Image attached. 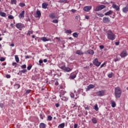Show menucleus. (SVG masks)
I'll list each match as a JSON object with an SVG mask.
<instances>
[{
    "label": "nucleus",
    "mask_w": 128,
    "mask_h": 128,
    "mask_svg": "<svg viewBox=\"0 0 128 128\" xmlns=\"http://www.w3.org/2000/svg\"><path fill=\"white\" fill-rule=\"evenodd\" d=\"M100 50H104V45L100 46Z\"/></svg>",
    "instance_id": "nucleus-46"
},
{
    "label": "nucleus",
    "mask_w": 128,
    "mask_h": 128,
    "mask_svg": "<svg viewBox=\"0 0 128 128\" xmlns=\"http://www.w3.org/2000/svg\"><path fill=\"white\" fill-rule=\"evenodd\" d=\"M92 120L93 124H96L98 122V120H96V118H93L92 119Z\"/></svg>",
    "instance_id": "nucleus-27"
},
{
    "label": "nucleus",
    "mask_w": 128,
    "mask_h": 128,
    "mask_svg": "<svg viewBox=\"0 0 128 128\" xmlns=\"http://www.w3.org/2000/svg\"><path fill=\"white\" fill-rule=\"evenodd\" d=\"M111 106L112 108H116V102L114 101H111Z\"/></svg>",
    "instance_id": "nucleus-20"
},
{
    "label": "nucleus",
    "mask_w": 128,
    "mask_h": 128,
    "mask_svg": "<svg viewBox=\"0 0 128 128\" xmlns=\"http://www.w3.org/2000/svg\"><path fill=\"white\" fill-rule=\"evenodd\" d=\"M46 125L44 123H40V128H46Z\"/></svg>",
    "instance_id": "nucleus-23"
},
{
    "label": "nucleus",
    "mask_w": 128,
    "mask_h": 128,
    "mask_svg": "<svg viewBox=\"0 0 128 128\" xmlns=\"http://www.w3.org/2000/svg\"><path fill=\"white\" fill-rule=\"evenodd\" d=\"M94 88V86L92 85V84H90L88 86V90H90V88Z\"/></svg>",
    "instance_id": "nucleus-33"
},
{
    "label": "nucleus",
    "mask_w": 128,
    "mask_h": 128,
    "mask_svg": "<svg viewBox=\"0 0 128 128\" xmlns=\"http://www.w3.org/2000/svg\"><path fill=\"white\" fill-rule=\"evenodd\" d=\"M61 70H64V72H72V69L68 67H66L65 66H62L60 68Z\"/></svg>",
    "instance_id": "nucleus-7"
},
{
    "label": "nucleus",
    "mask_w": 128,
    "mask_h": 128,
    "mask_svg": "<svg viewBox=\"0 0 128 128\" xmlns=\"http://www.w3.org/2000/svg\"><path fill=\"white\" fill-rule=\"evenodd\" d=\"M6 78H10V74H6Z\"/></svg>",
    "instance_id": "nucleus-54"
},
{
    "label": "nucleus",
    "mask_w": 128,
    "mask_h": 128,
    "mask_svg": "<svg viewBox=\"0 0 128 128\" xmlns=\"http://www.w3.org/2000/svg\"><path fill=\"white\" fill-rule=\"evenodd\" d=\"M93 64L96 66H100V62H99L96 58L93 60Z\"/></svg>",
    "instance_id": "nucleus-9"
},
{
    "label": "nucleus",
    "mask_w": 128,
    "mask_h": 128,
    "mask_svg": "<svg viewBox=\"0 0 128 128\" xmlns=\"http://www.w3.org/2000/svg\"><path fill=\"white\" fill-rule=\"evenodd\" d=\"M12 66H15V68H16V66H18V64H16V62H13L12 64Z\"/></svg>",
    "instance_id": "nucleus-47"
},
{
    "label": "nucleus",
    "mask_w": 128,
    "mask_h": 128,
    "mask_svg": "<svg viewBox=\"0 0 128 128\" xmlns=\"http://www.w3.org/2000/svg\"><path fill=\"white\" fill-rule=\"evenodd\" d=\"M108 78H112V74H110L108 75Z\"/></svg>",
    "instance_id": "nucleus-56"
},
{
    "label": "nucleus",
    "mask_w": 128,
    "mask_h": 128,
    "mask_svg": "<svg viewBox=\"0 0 128 128\" xmlns=\"http://www.w3.org/2000/svg\"><path fill=\"white\" fill-rule=\"evenodd\" d=\"M22 68H26V65L24 64L21 66Z\"/></svg>",
    "instance_id": "nucleus-48"
},
{
    "label": "nucleus",
    "mask_w": 128,
    "mask_h": 128,
    "mask_svg": "<svg viewBox=\"0 0 128 128\" xmlns=\"http://www.w3.org/2000/svg\"><path fill=\"white\" fill-rule=\"evenodd\" d=\"M48 4L46 2H44L42 4V8H48Z\"/></svg>",
    "instance_id": "nucleus-22"
},
{
    "label": "nucleus",
    "mask_w": 128,
    "mask_h": 128,
    "mask_svg": "<svg viewBox=\"0 0 128 128\" xmlns=\"http://www.w3.org/2000/svg\"><path fill=\"white\" fill-rule=\"evenodd\" d=\"M112 8H114L116 10H120V7L119 6H118L116 4H113L112 5Z\"/></svg>",
    "instance_id": "nucleus-16"
},
{
    "label": "nucleus",
    "mask_w": 128,
    "mask_h": 128,
    "mask_svg": "<svg viewBox=\"0 0 128 128\" xmlns=\"http://www.w3.org/2000/svg\"><path fill=\"white\" fill-rule=\"evenodd\" d=\"M15 86L16 88H20V84H16Z\"/></svg>",
    "instance_id": "nucleus-43"
},
{
    "label": "nucleus",
    "mask_w": 128,
    "mask_h": 128,
    "mask_svg": "<svg viewBox=\"0 0 128 128\" xmlns=\"http://www.w3.org/2000/svg\"><path fill=\"white\" fill-rule=\"evenodd\" d=\"M24 10L22 12L19 14L18 18H24Z\"/></svg>",
    "instance_id": "nucleus-13"
},
{
    "label": "nucleus",
    "mask_w": 128,
    "mask_h": 128,
    "mask_svg": "<svg viewBox=\"0 0 128 128\" xmlns=\"http://www.w3.org/2000/svg\"><path fill=\"white\" fill-rule=\"evenodd\" d=\"M43 42H48V40H50L46 38V37H42L41 38Z\"/></svg>",
    "instance_id": "nucleus-28"
},
{
    "label": "nucleus",
    "mask_w": 128,
    "mask_h": 128,
    "mask_svg": "<svg viewBox=\"0 0 128 128\" xmlns=\"http://www.w3.org/2000/svg\"><path fill=\"white\" fill-rule=\"evenodd\" d=\"M107 34V38L110 40H116V34L112 32V30H108L106 32Z\"/></svg>",
    "instance_id": "nucleus-2"
},
{
    "label": "nucleus",
    "mask_w": 128,
    "mask_h": 128,
    "mask_svg": "<svg viewBox=\"0 0 128 128\" xmlns=\"http://www.w3.org/2000/svg\"><path fill=\"white\" fill-rule=\"evenodd\" d=\"M124 14H126L128 12V5L126 6L122 10Z\"/></svg>",
    "instance_id": "nucleus-17"
},
{
    "label": "nucleus",
    "mask_w": 128,
    "mask_h": 128,
    "mask_svg": "<svg viewBox=\"0 0 128 128\" xmlns=\"http://www.w3.org/2000/svg\"><path fill=\"white\" fill-rule=\"evenodd\" d=\"M0 108H4V104H0Z\"/></svg>",
    "instance_id": "nucleus-53"
},
{
    "label": "nucleus",
    "mask_w": 128,
    "mask_h": 128,
    "mask_svg": "<svg viewBox=\"0 0 128 128\" xmlns=\"http://www.w3.org/2000/svg\"><path fill=\"white\" fill-rule=\"evenodd\" d=\"M12 4H16V0H12Z\"/></svg>",
    "instance_id": "nucleus-41"
},
{
    "label": "nucleus",
    "mask_w": 128,
    "mask_h": 128,
    "mask_svg": "<svg viewBox=\"0 0 128 128\" xmlns=\"http://www.w3.org/2000/svg\"><path fill=\"white\" fill-rule=\"evenodd\" d=\"M122 89L120 87L115 88L114 94L116 98H120L122 96Z\"/></svg>",
    "instance_id": "nucleus-1"
},
{
    "label": "nucleus",
    "mask_w": 128,
    "mask_h": 128,
    "mask_svg": "<svg viewBox=\"0 0 128 128\" xmlns=\"http://www.w3.org/2000/svg\"><path fill=\"white\" fill-rule=\"evenodd\" d=\"M94 109L95 110H96V112H98V104H96L94 106Z\"/></svg>",
    "instance_id": "nucleus-34"
},
{
    "label": "nucleus",
    "mask_w": 128,
    "mask_h": 128,
    "mask_svg": "<svg viewBox=\"0 0 128 128\" xmlns=\"http://www.w3.org/2000/svg\"><path fill=\"white\" fill-rule=\"evenodd\" d=\"M52 120V116H48L47 118V120H48L49 122H50V120Z\"/></svg>",
    "instance_id": "nucleus-30"
},
{
    "label": "nucleus",
    "mask_w": 128,
    "mask_h": 128,
    "mask_svg": "<svg viewBox=\"0 0 128 128\" xmlns=\"http://www.w3.org/2000/svg\"><path fill=\"white\" fill-rule=\"evenodd\" d=\"M112 12H114V11L110 10L108 12H107L104 14V16H110V14H112Z\"/></svg>",
    "instance_id": "nucleus-21"
},
{
    "label": "nucleus",
    "mask_w": 128,
    "mask_h": 128,
    "mask_svg": "<svg viewBox=\"0 0 128 128\" xmlns=\"http://www.w3.org/2000/svg\"><path fill=\"white\" fill-rule=\"evenodd\" d=\"M66 34H72V30H66Z\"/></svg>",
    "instance_id": "nucleus-49"
},
{
    "label": "nucleus",
    "mask_w": 128,
    "mask_h": 128,
    "mask_svg": "<svg viewBox=\"0 0 128 128\" xmlns=\"http://www.w3.org/2000/svg\"><path fill=\"white\" fill-rule=\"evenodd\" d=\"M110 22V18H108L104 17L103 18V22H104V24H108V22Z\"/></svg>",
    "instance_id": "nucleus-12"
},
{
    "label": "nucleus",
    "mask_w": 128,
    "mask_h": 128,
    "mask_svg": "<svg viewBox=\"0 0 128 128\" xmlns=\"http://www.w3.org/2000/svg\"><path fill=\"white\" fill-rule=\"evenodd\" d=\"M16 28L18 30H22V28H24V24L22 23H18L16 24Z\"/></svg>",
    "instance_id": "nucleus-10"
},
{
    "label": "nucleus",
    "mask_w": 128,
    "mask_h": 128,
    "mask_svg": "<svg viewBox=\"0 0 128 128\" xmlns=\"http://www.w3.org/2000/svg\"><path fill=\"white\" fill-rule=\"evenodd\" d=\"M98 16H100V18H102V16H104V14H98Z\"/></svg>",
    "instance_id": "nucleus-51"
},
{
    "label": "nucleus",
    "mask_w": 128,
    "mask_h": 128,
    "mask_svg": "<svg viewBox=\"0 0 128 128\" xmlns=\"http://www.w3.org/2000/svg\"><path fill=\"white\" fill-rule=\"evenodd\" d=\"M60 2H61L62 4H66L68 3V0H60Z\"/></svg>",
    "instance_id": "nucleus-29"
},
{
    "label": "nucleus",
    "mask_w": 128,
    "mask_h": 128,
    "mask_svg": "<svg viewBox=\"0 0 128 128\" xmlns=\"http://www.w3.org/2000/svg\"><path fill=\"white\" fill-rule=\"evenodd\" d=\"M87 52L90 54H92V56L94 54V52L93 50H88Z\"/></svg>",
    "instance_id": "nucleus-25"
},
{
    "label": "nucleus",
    "mask_w": 128,
    "mask_h": 128,
    "mask_svg": "<svg viewBox=\"0 0 128 128\" xmlns=\"http://www.w3.org/2000/svg\"><path fill=\"white\" fill-rule=\"evenodd\" d=\"M44 118V115L43 114H40V118H41V120H43Z\"/></svg>",
    "instance_id": "nucleus-42"
},
{
    "label": "nucleus",
    "mask_w": 128,
    "mask_h": 128,
    "mask_svg": "<svg viewBox=\"0 0 128 128\" xmlns=\"http://www.w3.org/2000/svg\"><path fill=\"white\" fill-rule=\"evenodd\" d=\"M104 8H106V6L104 5L96 6L95 9V12H100V10H104Z\"/></svg>",
    "instance_id": "nucleus-5"
},
{
    "label": "nucleus",
    "mask_w": 128,
    "mask_h": 128,
    "mask_svg": "<svg viewBox=\"0 0 128 128\" xmlns=\"http://www.w3.org/2000/svg\"><path fill=\"white\" fill-rule=\"evenodd\" d=\"M25 58L27 59V58H30V56H25Z\"/></svg>",
    "instance_id": "nucleus-63"
},
{
    "label": "nucleus",
    "mask_w": 128,
    "mask_h": 128,
    "mask_svg": "<svg viewBox=\"0 0 128 128\" xmlns=\"http://www.w3.org/2000/svg\"><path fill=\"white\" fill-rule=\"evenodd\" d=\"M52 22H54V24H58V20H54L52 21Z\"/></svg>",
    "instance_id": "nucleus-40"
},
{
    "label": "nucleus",
    "mask_w": 128,
    "mask_h": 128,
    "mask_svg": "<svg viewBox=\"0 0 128 128\" xmlns=\"http://www.w3.org/2000/svg\"><path fill=\"white\" fill-rule=\"evenodd\" d=\"M60 96L62 100L64 102H68V98L64 96V92H60Z\"/></svg>",
    "instance_id": "nucleus-3"
},
{
    "label": "nucleus",
    "mask_w": 128,
    "mask_h": 128,
    "mask_svg": "<svg viewBox=\"0 0 128 128\" xmlns=\"http://www.w3.org/2000/svg\"><path fill=\"white\" fill-rule=\"evenodd\" d=\"M115 44L116 46H118L120 44V42H115Z\"/></svg>",
    "instance_id": "nucleus-59"
},
{
    "label": "nucleus",
    "mask_w": 128,
    "mask_h": 128,
    "mask_svg": "<svg viewBox=\"0 0 128 128\" xmlns=\"http://www.w3.org/2000/svg\"><path fill=\"white\" fill-rule=\"evenodd\" d=\"M128 51L126 49L124 50L120 54V56H121V58H126V56H128Z\"/></svg>",
    "instance_id": "nucleus-6"
},
{
    "label": "nucleus",
    "mask_w": 128,
    "mask_h": 128,
    "mask_svg": "<svg viewBox=\"0 0 128 128\" xmlns=\"http://www.w3.org/2000/svg\"><path fill=\"white\" fill-rule=\"evenodd\" d=\"M76 78V73H72L70 76V78L71 80H74Z\"/></svg>",
    "instance_id": "nucleus-15"
},
{
    "label": "nucleus",
    "mask_w": 128,
    "mask_h": 128,
    "mask_svg": "<svg viewBox=\"0 0 128 128\" xmlns=\"http://www.w3.org/2000/svg\"><path fill=\"white\" fill-rule=\"evenodd\" d=\"M70 96L72 98H74L75 100H77L78 98V92L75 90L74 91V92H71L70 94Z\"/></svg>",
    "instance_id": "nucleus-4"
},
{
    "label": "nucleus",
    "mask_w": 128,
    "mask_h": 128,
    "mask_svg": "<svg viewBox=\"0 0 128 128\" xmlns=\"http://www.w3.org/2000/svg\"><path fill=\"white\" fill-rule=\"evenodd\" d=\"M15 60L16 62H20V58H18V55L15 56Z\"/></svg>",
    "instance_id": "nucleus-31"
},
{
    "label": "nucleus",
    "mask_w": 128,
    "mask_h": 128,
    "mask_svg": "<svg viewBox=\"0 0 128 128\" xmlns=\"http://www.w3.org/2000/svg\"><path fill=\"white\" fill-rule=\"evenodd\" d=\"M120 60V58L116 56V58L114 59V62H118Z\"/></svg>",
    "instance_id": "nucleus-32"
},
{
    "label": "nucleus",
    "mask_w": 128,
    "mask_h": 128,
    "mask_svg": "<svg viewBox=\"0 0 128 128\" xmlns=\"http://www.w3.org/2000/svg\"><path fill=\"white\" fill-rule=\"evenodd\" d=\"M85 18H86V20H88V18H90V16H86Z\"/></svg>",
    "instance_id": "nucleus-58"
},
{
    "label": "nucleus",
    "mask_w": 128,
    "mask_h": 128,
    "mask_svg": "<svg viewBox=\"0 0 128 128\" xmlns=\"http://www.w3.org/2000/svg\"><path fill=\"white\" fill-rule=\"evenodd\" d=\"M70 12H72L74 13L76 12V10H74V9H72Z\"/></svg>",
    "instance_id": "nucleus-52"
},
{
    "label": "nucleus",
    "mask_w": 128,
    "mask_h": 128,
    "mask_svg": "<svg viewBox=\"0 0 128 128\" xmlns=\"http://www.w3.org/2000/svg\"><path fill=\"white\" fill-rule=\"evenodd\" d=\"M0 62H4V60H6V58H4V57H2L0 58Z\"/></svg>",
    "instance_id": "nucleus-44"
},
{
    "label": "nucleus",
    "mask_w": 128,
    "mask_h": 128,
    "mask_svg": "<svg viewBox=\"0 0 128 128\" xmlns=\"http://www.w3.org/2000/svg\"><path fill=\"white\" fill-rule=\"evenodd\" d=\"M104 64H106V62H104V64H102L100 66V68H104Z\"/></svg>",
    "instance_id": "nucleus-55"
},
{
    "label": "nucleus",
    "mask_w": 128,
    "mask_h": 128,
    "mask_svg": "<svg viewBox=\"0 0 128 128\" xmlns=\"http://www.w3.org/2000/svg\"><path fill=\"white\" fill-rule=\"evenodd\" d=\"M8 18L9 20H14V17L12 16V15H9L8 16Z\"/></svg>",
    "instance_id": "nucleus-35"
},
{
    "label": "nucleus",
    "mask_w": 128,
    "mask_h": 128,
    "mask_svg": "<svg viewBox=\"0 0 128 128\" xmlns=\"http://www.w3.org/2000/svg\"><path fill=\"white\" fill-rule=\"evenodd\" d=\"M85 109L86 110H90V107L87 106L85 108Z\"/></svg>",
    "instance_id": "nucleus-60"
},
{
    "label": "nucleus",
    "mask_w": 128,
    "mask_h": 128,
    "mask_svg": "<svg viewBox=\"0 0 128 128\" xmlns=\"http://www.w3.org/2000/svg\"><path fill=\"white\" fill-rule=\"evenodd\" d=\"M65 126H66V124L64 123H62L61 124L58 125V128H64Z\"/></svg>",
    "instance_id": "nucleus-26"
},
{
    "label": "nucleus",
    "mask_w": 128,
    "mask_h": 128,
    "mask_svg": "<svg viewBox=\"0 0 128 128\" xmlns=\"http://www.w3.org/2000/svg\"><path fill=\"white\" fill-rule=\"evenodd\" d=\"M0 16H2L3 18H6V14L4 12H0Z\"/></svg>",
    "instance_id": "nucleus-24"
},
{
    "label": "nucleus",
    "mask_w": 128,
    "mask_h": 128,
    "mask_svg": "<svg viewBox=\"0 0 128 128\" xmlns=\"http://www.w3.org/2000/svg\"><path fill=\"white\" fill-rule=\"evenodd\" d=\"M92 8V6H86L84 8V12H90V10H91V9Z\"/></svg>",
    "instance_id": "nucleus-11"
},
{
    "label": "nucleus",
    "mask_w": 128,
    "mask_h": 128,
    "mask_svg": "<svg viewBox=\"0 0 128 128\" xmlns=\"http://www.w3.org/2000/svg\"><path fill=\"white\" fill-rule=\"evenodd\" d=\"M32 64H30L27 67V70H30L32 69Z\"/></svg>",
    "instance_id": "nucleus-38"
},
{
    "label": "nucleus",
    "mask_w": 128,
    "mask_h": 128,
    "mask_svg": "<svg viewBox=\"0 0 128 128\" xmlns=\"http://www.w3.org/2000/svg\"><path fill=\"white\" fill-rule=\"evenodd\" d=\"M30 92H32V90H28L26 91V94H30Z\"/></svg>",
    "instance_id": "nucleus-50"
},
{
    "label": "nucleus",
    "mask_w": 128,
    "mask_h": 128,
    "mask_svg": "<svg viewBox=\"0 0 128 128\" xmlns=\"http://www.w3.org/2000/svg\"><path fill=\"white\" fill-rule=\"evenodd\" d=\"M44 62H48V60H46V59H44Z\"/></svg>",
    "instance_id": "nucleus-64"
},
{
    "label": "nucleus",
    "mask_w": 128,
    "mask_h": 128,
    "mask_svg": "<svg viewBox=\"0 0 128 128\" xmlns=\"http://www.w3.org/2000/svg\"><path fill=\"white\" fill-rule=\"evenodd\" d=\"M32 32H32V30L28 31V33H27V36H30V34H32Z\"/></svg>",
    "instance_id": "nucleus-36"
},
{
    "label": "nucleus",
    "mask_w": 128,
    "mask_h": 128,
    "mask_svg": "<svg viewBox=\"0 0 128 128\" xmlns=\"http://www.w3.org/2000/svg\"><path fill=\"white\" fill-rule=\"evenodd\" d=\"M56 108H58L60 106V104L57 103L55 104Z\"/></svg>",
    "instance_id": "nucleus-57"
},
{
    "label": "nucleus",
    "mask_w": 128,
    "mask_h": 128,
    "mask_svg": "<svg viewBox=\"0 0 128 128\" xmlns=\"http://www.w3.org/2000/svg\"><path fill=\"white\" fill-rule=\"evenodd\" d=\"M73 36H74V38H78V34L76 32H74L72 34Z\"/></svg>",
    "instance_id": "nucleus-39"
},
{
    "label": "nucleus",
    "mask_w": 128,
    "mask_h": 128,
    "mask_svg": "<svg viewBox=\"0 0 128 128\" xmlns=\"http://www.w3.org/2000/svg\"><path fill=\"white\" fill-rule=\"evenodd\" d=\"M19 6H21V8H24V6H26V4L24 3H20Z\"/></svg>",
    "instance_id": "nucleus-37"
},
{
    "label": "nucleus",
    "mask_w": 128,
    "mask_h": 128,
    "mask_svg": "<svg viewBox=\"0 0 128 128\" xmlns=\"http://www.w3.org/2000/svg\"><path fill=\"white\" fill-rule=\"evenodd\" d=\"M49 16L50 18H52V20H54V18H56V14H54V13L50 14L49 15Z\"/></svg>",
    "instance_id": "nucleus-18"
},
{
    "label": "nucleus",
    "mask_w": 128,
    "mask_h": 128,
    "mask_svg": "<svg viewBox=\"0 0 128 128\" xmlns=\"http://www.w3.org/2000/svg\"><path fill=\"white\" fill-rule=\"evenodd\" d=\"M98 96H104V90H100L96 93Z\"/></svg>",
    "instance_id": "nucleus-8"
},
{
    "label": "nucleus",
    "mask_w": 128,
    "mask_h": 128,
    "mask_svg": "<svg viewBox=\"0 0 128 128\" xmlns=\"http://www.w3.org/2000/svg\"><path fill=\"white\" fill-rule=\"evenodd\" d=\"M10 46H12V47L14 46V43L12 44H10Z\"/></svg>",
    "instance_id": "nucleus-62"
},
{
    "label": "nucleus",
    "mask_w": 128,
    "mask_h": 128,
    "mask_svg": "<svg viewBox=\"0 0 128 128\" xmlns=\"http://www.w3.org/2000/svg\"><path fill=\"white\" fill-rule=\"evenodd\" d=\"M36 14H37V18H40V16H42V13H40V11L38 10L36 11Z\"/></svg>",
    "instance_id": "nucleus-19"
},
{
    "label": "nucleus",
    "mask_w": 128,
    "mask_h": 128,
    "mask_svg": "<svg viewBox=\"0 0 128 128\" xmlns=\"http://www.w3.org/2000/svg\"><path fill=\"white\" fill-rule=\"evenodd\" d=\"M78 128V124H74V128Z\"/></svg>",
    "instance_id": "nucleus-61"
},
{
    "label": "nucleus",
    "mask_w": 128,
    "mask_h": 128,
    "mask_svg": "<svg viewBox=\"0 0 128 128\" xmlns=\"http://www.w3.org/2000/svg\"><path fill=\"white\" fill-rule=\"evenodd\" d=\"M28 72V70H26V69L21 70V72H22V74H24V72Z\"/></svg>",
    "instance_id": "nucleus-45"
},
{
    "label": "nucleus",
    "mask_w": 128,
    "mask_h": 128,
    "mask_svg": "<svg viewBox=\"0 0 128 128\" xmlns=\"http://www.w3.org/2000/svg\"><path fill=\"white\" fill-rule=\"evenodd\" d=\"M76 54L78 56H84V52L82 51V50H77Z\"/></svg>",
    "instance_id": "nucleus-14"
}]
</instances>
